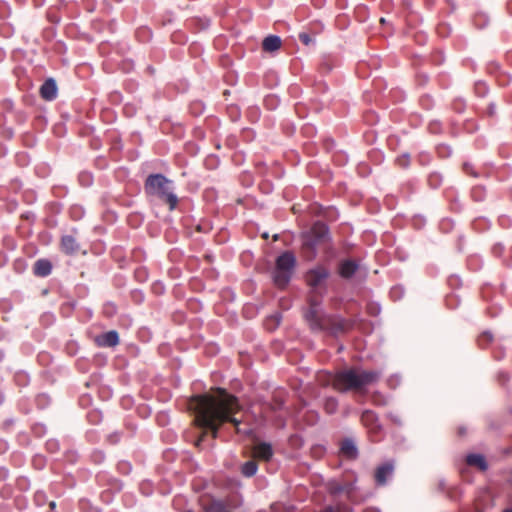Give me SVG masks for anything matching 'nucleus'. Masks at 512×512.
<instances>
[{"instance_id": "obj_40", "label": "nucleus", "mask_w": 512, "mask_h": 512, "mask_svg": "<svg viewBox=\"0 0 512 512\" xmlns=\"http://www.w3.org/2000/svg\"><path fill=\"white\" fill-rule=\"evenodd\" d=\"M201 441H202V438H199L198 442H196V445H199V442H201Z\"/></svg>"}, {"instance_id": "obj_29", "label": "nucleus", "mask_w": 512, "mask_h": 512, "mask_svg": "<svg viewBox=\"0 0 512 512\" xmlns=\"http://www.w3.org/2000/svg\"><path fill=\"white\" fill-rule=\"evenodd\" d=\"M321 512H338L332 506L325 507Z\"/></svg>"}, {"instance_id": "obj_5", "label": "nucleus", "mask_w": 512, "mask_h": 512, "mask_svg": "<svg viewBox=\"0 0 512 512\" xmlns=\"http://www.w3.org/2000/svg\"><path fill=\"white\" fill-rule=\"evenodd\" d=\"M296 267V257L291 251L281 253L275 262L273 280L276 286L284 288L291 280Z\"/></svg>"}, {"instance_id": "obj_14", "label": "nucleus", "mask_w": 512, "mask_h": 512, "mask_svg": "<svg viewBox=\"0 0 512 512\" xmlns=\"http://www.w3.org/2000/svg\"><path fill=\"white\" fill-rule=\"evenodd\" d=\"M99 346L114 347L119 343L118 333L114 330L103 333L97 338Z\"/></svg>"}, {"instance_id": "obj_3", "label": "nucleus", "mask_w": 512, "mask_h": 512, "mask_svg": "<svg viewBox=\"0 0 512 512\" xmlns=\"http://www.w3.org/2000/svg\"><path fill=\"white\" fill-rule=\"evenodd\" d=\"M144 191L150 201H158L173 211L178 206V196L175 193L174 182L161 173L147 176L144 182Z\"/></svg>"}, {"instance_id": "obj_39", "label": "nucleus", "mask_w": 512, "mask_h": 512, "mask_svg": "<svg viewBox=\"0 0 512 512\" xmlns=\"http://www.w3.org/2000/svg\"><path fill=\"white\" fill-rule=\"evenodd\" d=\"M453 298V296L447 297V302L450 301Z\"/></svg>"}, {"instance_id": "obj_13", "label": "nucleus", "mask_w": 512, "mask_h": 512, "mask_svg": "<svg viewBox=\"0 0 512 512\" xmlns=\"http://www.w3.org/2000/svg\"><path fill=\"white\" fill-rule=\"evenodd\" d=\"M340 452L347 459L354 460L358 457V449L356 444L352 439L349 438L344 439L341 442Z\"/></svg>"}, {"instance_id": "obj_9", "label": "nucleus", "mask_w": 512, "mask_h": 512, "mask_svg": "<svg viewBox=\"0 0 512 512\" xmlns=\"http://www.w3.org/2000/svg\"><path fill=\"white\" fill-rule=\"evenodd\" d=\"M61 251L69 256L75 255L80 251V243L74 235H63L60 239Z\"/></svg>"}, {"instance_id": "obj_22", "label": "nucleus", "mask_w": 512, "mask_h": 512, "mask_svg": "<svg viewBox=\"0 0 512 512\" xmlns=\"http://www.w3.org/2000/svg\"><path fill=\"white\" fill-rule=\"evenodd\" d=\"M338 400L334 397H328L324 401V410L328 414H334L338 409Z\"/></svg>"}, {"instance_id": "obj_26", "label": "nucleus", "mask_w": 512, "mask_h": 512, "mask_svg": "<svg viewBox=\"0 0 512 512\" xmlns=\"http://www.w3.org/2000/svg\"><path fill=\"white\" fill-rule=\"evenodd\" d=\"M80 181H85L87 184L91 183V176L88 173H83L80 175Z\"/></svg>"}, {"instance_id": "obj_11", "label": "nucleus", "mask_w": 512, "mask_h": 512, "mask_svg": "<svg viewBox=\"0 0 512 512\" xmlns=\"http://www.w3.org/2000/svg\"><path fill=\"white\" fill-rule=\"evenodd\" d=\"M40 95L44 100L52 101L57 97L56 82L49 78L40 87Z\"/></svg>"}, {"instance_id": "obj_37", "label": "nucleus", "mask_w": 512, "mask_h": 512, "mask_svg": "<svg viewBox=\"0 0 512 512\" xmlns=\"http://www.w3.org/2000/svg\"><path fill=\"white\" fill-rule=\"evenodd\" d=\"M274 100H275V99H274L273 97H268V98L266 99V102L268 103L269 101H274Z\"/></svg>"}, {"instance_id": "obj_43", "label": "nucleus", "mask_w": 512, "mask_h": 512, "mask_svg": "<svg viewBox=\"0 0 512 512\" xmlns=\"http://www.w3.org/2000/svg\"><path fill=\"white\" fill-rule=\"evenodd\" d=\"M2 56V51L0 50V57Z\"/></svg>"}, {"instance_id": "obj_12", "label": "nucleus", "mask_w": 512, "mask_h": 512, "mask_svg": "<svg viewBox=\"0 0 512 512\" xmlns=\"http://www.w3.org/2000/svg\"><path fill=\"white\" fill-rule=\"evenodd\" d=\"M253 456L259 460L269 461L273 456L272 446L265 442L255 445Z\"/></svg>"}, {"instance_id": "obj_10", "label": "nucleus", "mask_w": 512, "mask_h": 512, "mask_svg": "<svg viewBox=\"0 0 512 512\" xmlns=\"http://www.w3.org/2000/svg\"><path fill=\"white\" fill-rule=\"evenodd\" d=\"M394 470V466L392 463H385L375 470V482L379 486H383L386 484L389 477L392 476Z\"/></svg>"}, {"instance_id": "obj_4", "label": "nucleus", "mask_w": 512, "mask_h": 512, "mask_svg": "<svg viewBox=\"0 0 512 512\" xmlns=\"http://www.w3.org/2000/svg\"><path fill=\"white\" fill-rule=\"evenodd\" d=\"M301 257L308 262L316 259L318 250L331 242L329 227L322 221L313 223L308 231L301 233Z\"/></svg>"}, {"instance_id": "obj_2", "label": "nucleus", "mask_w": 512, "mask_h": 512, "mask_svg": "<svg viewBox=\"0 0 512 512\" xmlns=\"http://www.w3.org/2000/svg\"><path fill=\"white\" fill-rule=\"evenodd\" d=\"M323 376L327 378L324 381L321 376H319V381L323 385L331 384L336 391L345 393L365 389L367 386L378 382L381 374L376 370H364L352 367L337 371L335 374L325 373Z\"/></svg>"}, {"instance_id": "obj_20", "label": "nucleus", "mask_w": 512, "mask_h": 512, "mask_svg": "<svg viewBox=\"0 0 512 512\" xmlns=\"http://www.w3.org/2000/svg\"><path fill=\"white\" fill-rule=\"evenodd\" d=\"M205 512H230L229 508L223 501L212 500L204 505Z\"/></svg>"}, {"instance_id": "obj_32", "label": "nucleus", "mask_w": 512, "mask_h": 512, "mask_svg": "<svg viewBox=\"0 0 512 512\" xmlns=\"http://www.w3.org/2000/svg\"><path fill=\"white\" fill-rule=\"evenodd\" d=\"M364 512H380L377 508L369 507L364 510Z\"/></svg>"}, {"instance_id": "obj_16", "label": "nucleus", "mask_w": 512, "mask_h": 512, "mask_svg": "<svg viewBox=\"0 0 512 512\" xmlns=\"http://www.w3.org/2000/svg\"><path fill=\"white\" fill-rule=\"evenodd\" d=\"M34 274L39 277H46L52 272V264L47 259H39L33 267Z\"/></svg>"}, {"instance_id": "obj_18", "label": "nucleus", "mask_w": 512, "mask_h": 512, "mask_svg": "<svg viewBox=\"0 0 512 512\" xmlns=\"http://www.w3.org/2000/svg\"><path fill=\"white\" fill-rule=\"evenodd\" d=\"M282 41L279 36L269 35L262 42V48L264 51L273 52L281 47Z\"/></svg>"}, {"instance_id": "obj_17", "label": "nucleus", "mask_w": 512, "mask_h": 512, "mask_svg": "<svg viewBox=\"0 0 512 512\" xmlns=\"http://www.w3.org/2000/svg\"><path fill=\"white\" fill-rule=\"evenodd\" d=\"M358 264L353 260H345L339 265V274L342 278H351L357 271Z\"/></svg>"}, {"instance_id": "obj_1", "label": "nucleus", "mask_w": 512, "mask_h": 512, "mask_svg": "<svg viewBox=\"0 0 512 512\" xmlns=\"http://www.w3.org/2000/svg\"><path fill=\"white\" fill-rule=\"evenodd\" d=\"M195 403V421L203 428L211 431L212 437H218L220 426L226 422H230L235 426L237 433L250 435V429L241 430L240 420L235 418L241 406L237 397L229 394L226 390L217 388L216 394L197 395L193 398Z\"/></svg>"}, {"instance_id": "obj_21", "label": "nucleus", "mask_w": 512, "mask_h": 512, "mask_svg": "<svg viewBox=\"0 0 512 512\" xmlns=\"http://www.w3.org/2000/svg\"><path fill=\"white\" fill-rule=\"evenodd\" d=\"M258 466L255 461L250 460L242 465L241 472L246 477H252L256 474Z\"/></svg>"}, {"instance_id": "obj_7", "label": "nucleus", "mask_w": 512, "mask_h": 512, "mask_svg": "<svg viewBox=\"0 0 512 512\" xmlns=\"http://www.w3.org/2000/svg\"><path fill=\"white\" fill-rule=\"evenodd\" d=\"M329 276V271L324 266H316L306 274V282L312 288H317Z\"/></svg>"}, {"instance_id": "obj_31", "label": "nucleus", "mask_w": 512, "mask_h": 512, "mask_svg": "<svg viewBox=\"0 0 512 512\" xmlns=\"http://www.w3.org/2000/svg\"><path fill=\"white\" fill-rule=\"evenodd\" d=\"M7 449V443L4 441H0V450L5 451Z\"/></svg>"}, {"instance_id": "obj_30", "label": "nucleus", "mask_w": 512, "mask_h": 512, "mask_svg": "<svg viewBox=\"0 0 512 512\" xmlns=\"http://www.w3.org/2000/svg\"><path fill=\"white\" fill-rule=\"evenodd\" d=\"M92 417H99V413L97 411L89 412L88 418L91 420Z\"/></svg>"}, {"instance_id": "obj_35", "label": "nucleus", "mask_w": 512, "mask_h": 512, "mask_svg": "<svg viewBox=\"0 0 512 512\" xmlns=\"http://www.w3.org/2000/svg\"><path fill=\"white\" fill-rule=\"evenodd\" d=\"M468 168H471L469 164H464V170L468 173Z\"/></svg>"}, {"instance_id": "obj_19", "label": "nucleus", "mask_w": 512, "mask_h": 512, "mask_svg": "<svg viewBox=\"0 0 512 512\" xmlns=\"http://www.w3.org/2000/svg\"><path fill=\"white\" fill-rule=\"evenodd\" d=\"M466 462L470 466H476L481 471H485L488 468L487 462L481 454H469L466 457Z\"/></svg>"}, {"instance_id": "obj_25", "label": "nucleus", "mask_w": 512, "mask_h": 512, "mask_svg": "<svg viewBox=\"0 0 512 512\" xmlns=\"http://www.w3.org/2000/svg\"><path fill=\"white\" fill-rule=\"evenodd\" d=\"M475 91L479 96H485L487 93L486 84L483 82H478L475 85Z\"/></svg>"}, {"instance_id": "obj_6", "label": "nucleus", "mask_w": 512, "mask_h": 512, "mask_svg": "<svg viewBox=\"0 0 512 512\" xmlns=\"http://www.w3.org/2000/svg\"><path fill=\"white\" fill-rule=\"evenodd\" d=\"M361 422L367 428L373 441H378L381 435L382 427L378 417L372 410H365L361 415Z\"/></svg>"}, {"instance_id": "obj_41", "label": "nucleus", "mask_w": 512, "mask_h": 512, "mask_svg": "<svg viewBox=\"0 0 512 512\" xmlns=\"http://www.w3.org/2000/svg\"><path fill=\"white\" fill-rule=\"evenodd\" d=\"M201 441H202V438H199L198 442H196V445H199V442H201Z\"/></svg>"}, {"instance_id": "obj_42", "label": "nucleus", "mask_w": 512, "mask_h": 512, "mask_svg": "<svg viewBox=\"0 0 512 512\" xmlns=\"http://www.w3.org/2000/svg\"><path fill=\"white\" fill-rule=\"evenodd\" d=\"M201 441H202V438H199L198 442H196V445H199V442H201Z\"/></svg>"}, {"instance_id": "obj_8", "label": "nucleus", "mask_w": 512, "mask_h": 512, "mask_svg": "<svg viewBox=\"0 0 512 512\" xmlns=\"http://www.w3.org/2000/svg\"><path fill=\"white\" fill-rule=\"evenodd\" d=\"M304 316L311 329L322 330L324 328L323 317L317 304L311 303L310 308L305 312Z\"/></svg>"}, {"instance_id": "obj_34", "label": "nucleus", "mask_w": 512, "mask_h": 512, "mask_svg": "<svg viewBox=\"0 0 512 512\" xmlns=\"http://www.w3.org/2000/svg\"><path fill=\"white\" fill-rule=\"evenodd\" d=\"M49 506H50V508H51L52 510H54V509L56 508V503H55L54 501H51V502L49 503Z\"/></svg>"}, {"instance_id": "obj_24", "label": "nucleus", "mask_w": 512, "mask_h": 512, "mask_svg": "<svg viewBox=\"0 0 512 512\" xmlns=\"http://www.w3.org/2000/svg\"><path fill=\"white\" fill-rule=\"evenodd\" d=\"M396 162L400 167L407 168L410 165V156L408 154H403L397 157Z\"/></svg>"}, {"instance_id": "obj_15", "label": "nucleus", "mask_w": 512, "mask_h": 512, "mask_svg": "<svg viewBox=\"0 0 512 512\" xmlns=\"http://www.w3.org/2000/svg\"><path fill=\"white\" fill-rule=\"evenodd\" d=\"M355 487L353 483H348L345 485H341L338 483H330L329 485V493L333 496H337L341 493H345L348 499H351V494L354 491Z\"/></svg>"}, {"instance_id": "obj_27", "label": "nucleus", "mask_w": 512, "mask_h": 512, "mask_svg": "<svg viewBox=\"0 0 512 512\" xmlns=\"http://www.w3.org/2000/svg\"><path fill=\"white\" fill-rule=\"evenodd\" d=\"M488 114L493 116L495 114V105L493 103H491L489 106H488Z\"/></svg>"}, {"instance_id": "obj_33", "label": "nucleus", "mask_w": 512, "mask_h": 512, "mask_svg": "<svg viewBox=\"0 0 512 512\" xmlns=\"http://www.w3.org/2000/svg\"><path fill=\"white\" fill-rule=\"evenodd\" d=\"M140 274H145V271H144L143 269H138V270L136 271V276H137V277H139V276H140Z\"/></svg>"}, {"instance_id": "obj_28", "label": "nucleus", "mask_w": 512, "mask_h": 512, "mask_svg": "<svg viewBox=\"0 0 512 512\" xmlns=\"http://www.w3.org/2000/svg\"><path fill=\"white\" fill-rule=\"evenodd\" d=\"M11 425H13V420H7L3 423V428L7 430Z\"/></svg>"}, {"instance_id": "obj_36", "label": "nucleus", "mask_w": 512, "mask_h": 512, "mask_svg": "<svg viewBox=\"0 0 512 512\" xmlns=\"http://www.w3.org/2000/svg\"><path fill=\"white\" fill-rule=\"evenodd\" d=\"M503 512H512V507L504 509Z\"/></svg>"}, {"instance_id": "obj_38", "label": "nucleus", "mask_w": 512, "mask_h": 512, "mask_svg": "<svg viewBox=\"0 0 512 512\" xmlns=\"http://www.w3.org/2000/svg\"><path fill=\"white\" fill-rule=\"evenodd\" d=\"M3 357H4V354H3V352L0 350V361L3 359Z\"/></svg>"}, {"instance_id": "obj_23", "label": "nucleus", "mask_w": 512, "mask_h": 512, "mask_svg": "<svg viewBox=\"0 0 512 512\" xmlns=\"http://www.w3.org/2000/svg\"><path fill=\"white\" fill-rule=\"evenodd\" d=\"M492 341V335L489 332L482 333L478 338V344L481 347H486Z\"/></svg>"}]
</instances>
